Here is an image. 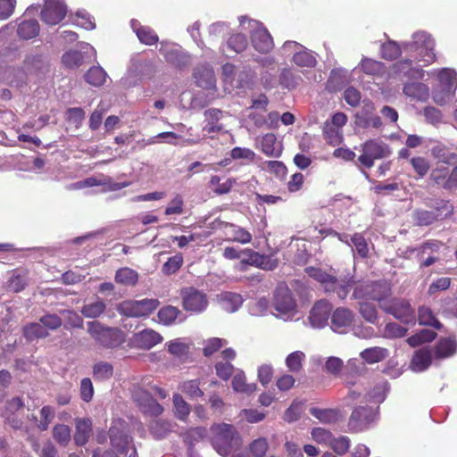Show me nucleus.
Here are the masks:
<instances>
[{"mask_svg":"<svg viewBox=\"0 0 457 457\" xmlns=\"http://www.w3.org/2000/svg\"><path fill=\"white\" fill-rule=\"evenodd\" d=\"M217 301L220 308L228 312H237L244 302L239 294L232 292L220 293L217 295Z\"/></svg>","mask_w":457,"mask_h":457,"instance_id":"c756f323","label":"nucleus"},{"mask_svg":"<svg viewBox=\"0 0 457 457\" xmlns=\"http://www.w3.org/2000/svg\"><path fill=\"white\" fill-rule=\"evenodd\" d=\"M403 50L395 41H388L381 46V56L386 60H394L397 58Z\"/></svg>","mask_w":457,"mask_h":457,"instance_id":"338daca9","label":"nucleus"},{"mask_svg":"<svg viewBox=\"0 0 457 457\" xmlns=\"http://www.w3.org/2000/svg\"><path fill=\"white\" fill-rule=\"evenodd\" d=\"M110 439L112 445L126 457H137V450L133 445L132 439L123 430H120L116 426L110 428Z\"/></svg>","mask_w":457,"mask_h":457,"instance_id":"f3484780","label":"nucleus"},{"mask_svg":"<svg viewBox=\"0 0 457 457\" xmlns=\"http://www.w3.org/2000/svg\"><path fill=\"white\" fill-rule=\"evenodd\" d=\"M169 353L177 357L186 355L189 350V343L186 338H175L166 344Z\"/></svg>","mask_w":457,"mask_h":457,"instance_id":"4d7b16f0","label":"nucleus"},{"mask_svg":"<svg viewBox=\"0 0 457 457\" xmlns=\"http://www.w3.org/2000/svg\"><path fill=\"white\" fill-rule=\"evenodd\" d=\"M361 70L368 75H379L385 71V66L381 62L364 57L360 62Z\"/></svg>","mask_w":457,"mask_h":457,"instance_id":"6e6d98bb","label":"nucleus"},{"mask_svg":"<svg viewBox=\"0 0 457 457\" xmlns=\"http://www.w3.org/2000/svg\"><path fill=\"white\" fill-rule=\"evenodd\" d=\"M403 93L418 101H426L429 96L428 87L421 82L408 83L403 87Z\"/></svg>","mask_w":457,"mask_h":457,"instance_id":"58836bf2","label":"nucleus"},{"mask_svg":"<svg viewBox=\"0 0 457 457\" xmlns=\"http://www.w3.org/2000/svg\"><path fill=\"white\" fill-rule=\"evenodd\" d=\"M208 436V430L204 427H196L188 429L184 434V441L192 447L196 443L203 441Z\"/></svg>","mask_w":457,"mask_h":457,"instance_id":"13d9d810","label":"nucleus"},{"mask_svg":"<svg viewBox=\"0 0 457 457\" xmlns=\"http://www.w3.org/2000/svg\"><path fill=\"white\" fill-rule=\"evenodd\" d=\"M182 307L187 312L201 313L207 309L208 299L205 293L195 287L181 289Z\"/></svg>","mask_w":457,"mask_h":457,"instance_id":"f8f14e48","label":"nucleus"},{"mask_svg":"<svg viewBox=\"0 0 457 457\" xmlns=\"http://www.w3.org/2000/svg\"><path fill=\"white\" fill-rule=\"evenodd\" d=\"M238 20L241 30L249 32L252 46L257 52L266 54L273 49L272 37L262 23L246 16H241Z\"/></svg>","mask_w":457,"mask_h":457,"instance_id":"7ed1b4c3","label":"nucleus"},{"mask_svg":"<svg viewBox=\"0 0 457 457\" xmlns=\"http://www.w3.org/2000/svg\"><path fill=\"white\" fill-rule=\"evenodd\" d=\"M231 386L235 392L245 395H251L257 389L254 383H246L245 375L241 370L236 371L232 378Z\"/></svg>","mask_w":457,"mask_h":457,"instance_id":"c9c22d12","label":"nucleus"},{"mask_svg":"<svg viewBox=\"0 0 457 457\" xmlns=\"http://www.w3.org/2000/svg\"><path fill=\"white\" fill-rule=\"evenodd\" d=\"M362 154L359 156V162L366 168H371L375 160L386 158L390 155L388 145L383 141L370 139L361 145Z\"/></svg>","mask_w":457,"mask_h":457,"instance_id":"1a4fd4ad","label":"nucleus"},{"mask_svg":"<svg viewBox=\"0 0 457 457\" xmlns=\"http://www.w3.org/2000/svg\"><path fill=\"white\" fill-rule=\"evenodd\" d=\"M271 306L273 314L285 321L293 320L298 314L296 300L292 291L285 285L279 284L273 294Z\"/></svg>","mask_w":457,"mask_h":457,"instance_id":"20e7f679","label":"nucleus"},{"mask_svg":"<svg viewBox=\"0 0 457 457\" xmlns=\"http://www.w3.org/2000/svg\"><path fill=\"white\" fill-rule=\"evenodd\" d=\"M389 354L386 348L375 346L363 350L361 357L368 363H376L385 360Z\"/></svg>","mask_w":457,"mask_h":457,"instance_id":"49530a36","label":"nucleus"},{"mask_svg":"<svg viewBox=\"0 0 457 457\" xmlns=\"http://www.w3.org/2000/svg\"><path fill=\"white\" fill-rule=\"evenodd\" d=\"M87 187L96 186H104L105 190L117 191L131 185L130 181L114 182L112 178L101 175L99 177H90L83 180Z\"/></svg>","mask_w":457,"mask_h":457,"instance_id":"c85d7f7f","label":"nucleus"},{"mask_svg":"<svg viewBox=\"0 0 457 457\" xmlns=\"http://www.w3.org/2000/svg\"><path fill=\"white\" fill-rule=\"evenodd\" d=\"M455 90L451 87H443L436 86L432 92V98L436 104L443 105L446 104L454 95Z\"/></svg>","mask_w":457,"mask_h":457,"instance_id":"0e129e2a","label":"nucleus"},{"mask_svg":"<svg viewBox=\"0 0 457 457\" xmlns=\"http://www.w3.org/2000/svg\"><path fill=\"white\" fill-rule=\"evenodd\" d=\"M388 390L387 383L383 382L379 385H378L372 393H370L369 395H361V393H358L356 391H351L348 395L345 398V404L351 405L355 403H358L359 398H367L369 397V401H372L374 403H381L385 400L386 393Z\"/></svg>","mask_w":457,"mask_h":457,"instance_id":"bb28decb","label":"nucleus"},{"mask_svg":"<svg viewBox=\"0 0 457 457\" xmlns=\"http://www.w3.org/2000/svg\"><path fill=\"white\" fill-rule=\"evenodd\" d=\"M443 244L437 240H428L423 243L419 248H408L406 257L415 255L420 262V267H428L438 261L437 253Z\"/></svg>","mask_w":457,"mask_h":457,"instance_id":"9d476101","label":"nucleus"},{"mask_svg":"<svg viewBox=\"0 0 457 457\" xmlns=\"http://www.w3.org/2000/svg\"><path fill=\"white\" fill-rule=\"evenodd\" d=\"M403 51L410 58L401 60L394 65L395 72L409 79H421L427 66L436 60L435 40L427 31L420 30L411 35L410 41L403 43Z\"/></svg>","mask_w":457,"mask_h":457,"instance_id":"f257e3e1","label":"nucleus"},{"mask_svg":"<svg viewBox=\"0 0 457 457\" xmlns=\"http://www.w3.org/2000/svg\"><path fill=\"white\" fill-rule=\"evenodd\" d=\"M172 403L175 417L182 421H186L191 411L190 405L177 393L172 396Z\"/></svg>","mask_w":457,"mask_h":457,"instance_id":"8fccbe9b","label":"nucleus"},{"mask_svg":"<svg viewBox=\"0 0 457 457\" xmlns=\"http://www.w3.org/2000/svg\"><path fill=\"white\" fill-rule=\"evenodd\" d=\"M332 305L326 300L318 301L311 309L309 320L315 328H322L328 324Z\"/></svg>","mask_w":457,"mask_h":457,"instance_id":"4be33fe9","label":"nucleus"},{"mask_svg":"<svg viewBox=\"0 0 457 457\" xmlns=\"http://www.w3.org/2000/svg\"><path fill=\"white\" fill-rule=\"evenodd\" d=\"M257 147L263 154L269 157H279L283 151V145L273 133H267L256 140Z\"/></svg>","mask_w":457,"mask_h":457,"instance_id":"5701e85b","label":"nucleus"},{"mask_svg":"<svg viewBox=\"0 0 457 457\" xmlns=\"http://www.w3.org/2000/svg\"><path fill=\"white\" fill-rule=\"evenodd\" d=\"M305 271L311 278L320 282L326 292H333L342 300L346 298L353 288L352 278L339 279L334 274L317 267H307Z\"/></svg>","mask_w":457,"mask_h":457,"instance_id":"f03ea898","label":"nucleus"},{"mask_svg":"<svg viewBox=\"0 0 457 457\" xmlns=\"http://www.w3.org/2000/svg\"><path fill=\"white\" fill-rule=\"evenodd\" d=\"M323 136L328 144L332 145H339L343 139L342 130L337 127H334L328 121H325L323 125Z\"/></svg>","mask_w":457,"mask_h":457,"instance_id":"5fc2aeb1","label":"nucleus"},{"mask_svg":"<svg viewBox=\"0 0 457 457\" xmlns=\"http://www.w3.org/2000/svg\"><path fill=\"white\" fill-rule=\"evenodd\" d=\"M431 75L436 77L438 80L437 86L443 87H451L456 90L457 88V72L453 69L443 68L434 70Z\"/></svg>","mask_w":457,"mask_h":457,"instance_id":"72a5a7b5","label":"nucleus"},{"mask_svg":"<svg viewBox=\"0 0 457 457\" xmlns=\"http://www.w3.org/2000/svg\"><path fill=\"white\" fill-rule=\"evenodd\" d=\"M457 353V341L453 337L440 339L435 349V356L438 359H446Z\"/></svg>","mask_w":457,"mask_h":457,"instance_id":"473e14b6","label":"nucleus"},{"mask_svg":"<svg viewBox=\"0 0 457 457\" xmlns=\"http://www.w3.org/2000/svg\"><path fill=\"white\" fill-rule=\"evenodd\" d=\"M114 280L122 286L134 287L138 281V273L128 267L120 268L116 271Z\"/></svg>","mask_w":457,"mask_h":457,"instance_id":"a19ab883","label":"nucleus"},{"mask_svg":"<svg viewBox=\"0 0 457 457\" xmlns=\"http://www.w3.org/2000/svg\"><path fill=\"white\" fill-rule=\"evenodd\" d=\"M336 235L337 236V237L340 241L345 242L348 245H351V244H350V241H351L352 244L353 245L356 252L358 253V254L361 257L363 258L368 255V253H369L368 245H367L365 238L361 235L354 234L353 237H350V239H349V236L346 234L336 233Z\"/></svg>","mask_w":457,"mask_h":457,"instance_id":"ea45409f","label":"nucleus"},{"mask_svg":"<svg viewBox=\"0 0 457 457\" xmlns=\"http://www.w3.org/2000/svg\"><path fill=\"white\" fill-rule=\"evenodd\" d=\"M212 433V444L217 453L222 456L228 455L237 447L240 439L233 426L226 423L211 427Z\"/></svg>","mask_w":457,"mask_h":457,"instance_id":"0eeeda50","label":"nucleus"},{"mask_svg":"<svg viewBox=\"0 0 457 457\" xmlns=\"http://www.w3.org/2000/svg\"><path fill=\"white\" fill-rule=\"evenodd\" d=\"M241 255H244L241 261L242 264L254 265L264 270H271L273 268L270 264L268 257L252 250L247 249L238 252L235 247H226L223 251V256L228 260L241 258Z\"/></svg>","mask_w":457,"mask_h":457,"instance_id":"ddd939ff","label":"nucleus"},{"mask_svg":"<svg viewBox=\"0 0 457 457\" xmlns=\"http://www.w3.org/2000/svg\"><path fill=\"white\" fill-rule=\"evenodd\" d=\"M310 413L320 422L326 424L336 423L341 419V413L335 409L312 408Z\"/></svg>","mask_w":457,"mask_h":457,"instance_id":"37998d69","label":"nucleus"},{"mask_svg":"<svg viewBox=\"0 0 457 457\" xmlns=\"http://www.w3.org/2000/svg\"><path fill=\"white\" fill-rule=\"evenodd\" d=\"M457 163V154L450 153L442 157L437 162L436 167L433 169L430 178L437 185L446 188V182L449 177V165H455Z\"/></svg>","mask_w":457,"mask_h":457,"instance_id":"6ab92c4d","label":"nucleus"},{"mask_svg":"<svg viewBox=\"0 0 457 457\" xmlns=\"http://www.w3.org/2000/svg\"><path fill=\"white\" fill-rule=\"evenodd\" d=\"M25 73L23 71L15 68H8L4 71V80L14 87H20L25 80Z\"/></svg>","mask_w":457,"mask_h":457,"instance_id":"680f3d73","label":"nucleus"},{"mask_svg":"<svg viewBox=\"0 0 457 457\" xmlns=\"http://www.w3.org/2000/svg\"><path fill=\"white\" fill-rule=\"evenodd\" d=\"M73 23L87 30H92L96 28L94 18L85 10L76 12Z\"/></svg>","mask_w":457,"mask_h":457,"instance_id":"052dcab7","label":"nucleus"},{"mask_svg":"<svg viewBox=\"0 0 457 457\" xmlns=\"http://www.w3.org/2000/svg\"><path fill=\"white\" fill-rule=\"evenodd\" d=\"M162 341V337L154 329L146 328L134 336V344L141 349H150Z\"/></svg>","mask_w":457,"mask_h":457,"instance_id":"cd10ccee","label":"nucleus"},{"mask_svg":"<svg viewBox=\"0 0 457 457\" xmlns=\"http://www.w3.org/2000/svg\"><path fill=\"white\" fill-rule=\"evenodd\" d=\"M247 38L243 33H234L228 37L226 45L222 46V52L227 56H229L228 51L234 54H239L244 52L247 48Z\"/></svg>","mask_w":457,"mask_h":457,"instance_id":"2f4dec72","label":"nucleus"},{"mask_svg":"<svg viewBox=\"0 0 457 457\" xmlns=\"http://www.w3.org/2000/svg\"><path fill=\"white\" fill-rule=\"evenodd\" d=\"M381 309L392 314L395 319L405 323L411 321L414 317V311L410 303L404 299H393L382 303Z\"/></svg>","mask_w":457,"mask_h":457,"instance_id":"a211bd4d","label":"nucleus"},{"mask_svg":"<svg viewBox=\"0 0 457 457\" xmlns=\"http://www.w3.org/2000/svg\"><path fill=\"white\" fill-rule=\"evenodd\" d=\"M130 25L142 44L153 46L158 42L159 37L152 28L143 26L136 20H132Z\"/></svg>","mask_w":457,"mask_h":457,"instance_id":"7c9ffc66","label":"nucleus"},{"mask_svg":"<svg viewBox=\"0 0 457 457\" xmlns=\"http://www.w3.org/2000/svg\"><path fill=\"white\" fill-rule=\"evenodd\" d=\"M359 301V311L362 318L368 322L374 324L378 320V313L376 307L368 303V300H358Z\"/></svg>","mask_w":457,"mask_h":457,"instance_id":"69168bd1","label":"nucleus"},{"mask_svg":"<svg viewBox=\"0 0 457 457\" xmlns=\"http://www.w3.org/2000/svg\"><path fill=\"white\" fill-rule=\"evenodd\" d=\"M23 335L27 340L33 341L37 338L46 337L49 333L39 321V323L32 322L26 325L23 328Z\"/></svg>","mask_w":457,"mask_h":457,"instance_id":"3c124183","label":"nucleus"},{"mask_svg":"<svg viewBox=\"0 0 457 457\" xmlns=\"http://www.w3.org/2000/svg\"><path fill=\"white\" fill-rule=\"evenodd\" d=\"M39 24L37 20H24L18 24L17 35L20 38L29 40L39 33Z\"/></svg>","mask_w":457,"mask_h":457,"instance_id":"4c0bfd02","label":"nucleus"},{"mask_svg":"<svg viewBox=\"0 0 457 457\" xmlns=\"http://www.w3.org/2000/svg\"><path fill=\"white\" fill-rule=\"evenodd\" d=\"M391 295V285L386 280L369 281L354 286L353 297L356 300L377 301L381 307Z\"/></svg>","mask_w":457,"mask_h":457,"instance_id":"423d86ee","label":"nucleus"},{"mask_svg":"<svg viewBox=\"0 0 457 457\" xmlns=\"http://www.w3.org/2000/svg\"><path fill=\"white\" fill-rule=\"evenodd\" d=\"M374 105L371 103L365 104L360 112L356 114L357 126L363 129H378L382 126V120L379 116L374 113Z\"/></svg>","mask_w":457,"mask_h":457,"instance_id":"393cba45","label":"nucleus"},{"mask_svg":"<svg viewBox=\"0 0 457 457\" xmlns=\"http://www.w3.org/2000/svg\"><path fill=\"white\" fill-rule=\"evenodd\" d=\"M180 316L181 311L171 305L162 307L157 314L159 321L165 326L173 324Z\"/></svg>","mask_w":457,"mask_h":457,"instance_id":"09e8293b","label":"nucleus"},{"mask_svg":"<svg viewBox=\"0 0 457 457\" xmlns=\"http://www.w3.org/2000/svg\"><path fill=\"white\" fill-rule=\"evenodd\" d=\"M179 389L191 399L202 397L204 395V392L200 388V380L197 378L180 383Z\"/></svg>","mask_w":457,"mask_h":457,"instance_id":"864d4df0","label":"nucleus"},{"mask_svg":"<svg viewBox=\"0 0 457 457\" xmlns=\"http://www.w3.org/2000/svg\"><path fill=\"white\" fill-rule=\"evenodd\" d=\"M133 398L140 410L147 415L159 416L163 411V407L144 389L136 390L133 393Z\"/></svg>","mask_w":457,"mask_h":457,"instance_id":"412c9836","label":"nucleus"},{"mask_svg":"<svg viewBox=\"0 0 457 457\" xmlns=\"http://www.w3.org/2000/svg\"><path fill=\"white\" fill-rule=\"evenodd\" d=\"M376 418V408L371 406L358 407L352 412L348 425L351 430L362 431L374 422Z\"/></svg>","mask_w":457,"mask_h":457,"instance_id":"2eb2a0df","label":"nucleus"},{"mask_svg":"<svg viewBox=\"0 0 457 457\" xmlns=\"http://www.w3.org/2000/svg\"><path fill=\"white\" fill-rule=\"evenodd\" d=\"M112 374L113 367L109 362L99 361L93 366V377L96 380H108Z\"/></svg>","mask_w":457,"mask_h":457,"instance_id":"bf43d9fd","label":"nucleus"},{"mask_svg":"<svg viewBox=\"0 0 457 457\" xmlns=\"http://www.w3.org/2000/svg\"><path fill=\"white\" fill-rule=\"evenodd\" d=\"M160 53L168 63L179 69H182L191 62L190 54L173 42H161Z\"/></svg>","mask_w":457,"mask_h":457,"instance_id":"9b49d317","label":"nucleus"},{"mask_svg":"<svg viewBox=\"0 0 457 457\" xmlns=\"http://www.w3.org/2000/svg\"><path fill=\"white\" fill-rule=\"evenodd\" d=\"M105 309V303L102 299L97 298L95 302L85 303L82 306L80 312L86 318L95 319L104 313Z\"/></svg>","mask_w":457,"mask_h":457,"instance_id":"de8ad7c7","label":"nucleus"},{"mask_svg":"<svg viewBox=\"0 0 457 457\" xmlns=\"http://www.w3.org/2000/svg\"><path fill=\"white\" fill-rule=\"evenodd\" d=\"M353 320V315L350 310L344 307L337 308L331 315V328L339 334L346 333Z\"/></svg>","mask_w":457,"mask_h":457,"instance_id":"a878e982","label":"nucleus"},{"mask_svg":"<svg viewBox=\"0 0 457 457\" xmlns=\"http://www.w3.org/2000/svg\"><path fill=\"white\" fill-rule=\"evenodd\" d=\"M278 82L282 87L293 89L302 82V77L295 69L286 67L279 72Z\"/></svg>","mask_w":457,"mask_h":457,"instance_id":"f704fd0d","label":"nucleus"},{"mask_svg":"<svg viewBox=\"0 0 457 457\" xmlns=\"http://www.w3.org/2000/svg\"><path fill=\"white\" fill-rule=\"evenodd\" d=\"M453 206L448 203L442 202V205L436 208V212L427 210H418L414 212V222L418 226H428L438 219L448 216L452 213Z\"/></svg>","mask_w":457,"mask_h":457,"instance_id":"aec40b11","label":"nucleus"},{"mask_svg":"<svg viewBox=\"0 0 457 457\" xmlns=\"http://www.w3.org/2000/svg\"><path fill=\"white\" fill-rule=\"evenodd\" d=\"M172 429V422L167 420H154L151 425V433L159 439L166 436Z\"/></svg>","mask_w":457,"mask_h":457,"instance_id":"e2e57ef3","label":"nucleus"},{"mask_svg":"<svg viewBox=\"0 0 457 457\" xmlns=\"http://www.w3.org/2000/svg\"><path fill=\"white\" fill-rule=\"evenodd\" d=\"M91 420L88 419H80L76 421V434L74 440L78 445H84L91 433Z\"/></svg>","mask_w":457,"mask_h":457,"instance_id":"c03bdc74","label":"nucleus"},{"mask_svg":"<svg viewBox=\"0 0 457 457\" xmlns=\"http://www.w3.org/2000/svg\"><path fill=\"white\" fill-rule=\"evenodd\" d=\"M107 74L101 66L91 67L85 74L86 81L94 87H101L106 80Z\"/></svg>","mask_w":457,"mask_h":457,"instance_id":"603ef678","label":"nucleus"},{"mask_svg":"<svg viewBox=\"0 0 457 457\" xmlns=\"http://www.w3.org/2000/svg\"><path fill=\"white\" fill-rule=\"evenodd\" d=\"M305 354L301 351H295L290 353L286 359V364L288 370L292 372L299 371L303 367V361Z\"/></svg>","mask_w":457,"mask_h":457,"instance_id":"774afa93","label":"nucleus"},{"mask_svg":"<svg viewBox=\"0 0 457 457\" xmlns=\"http://www.w3.org/2000/svg\"><path fill=\"white\" fill-rule=\"evenodd\" d=\"M87 326V333L104 348H118L126 341L125 333L118 328L106 327L98 321H89Z\"/></svg>","mask_w":457,"mask_h":457,"instance_id":"39448f33","label":"nucleus"},{"mask_svg":"<svg viewBox=\"0 0 457 457\" xmlns=\"http://www.w3.org/2000/svg\"><path fill=\"white\" fill-rule=\"evenodd\" d=\"M194 79L195 84L214 94L216 88V79L212 69L208 65H200L195 69Z\"/></svg>","mask_w":457,"mask_h":457,"instance_id":"b1692460","label":"nucleus"},{"mask_svg":"<svg viewBox=\"0 0 457 457\" xmlns=\"http://www.w3.org/2000/svg\"><path fill=\"white\" fill-rule=\"evenodd\" d=\"M292 62L299 67L307 68L314 67L317 63L314 54L303 46H302V49L295 52L294 57H292Z\"/></svg>","mask_w":457,"mask_h":457,"instance_id":"79ce46f5","label":"nucleus"},{"mask_svg":"<svg viewBox=\"0 0 457 457\" xmlns=\"http://www.w3.org/2000/svg\"><path fill=\"white\" fill-rule=\"evenodd\" d=\"M66 13L67 6L64 0H44L40 18L47 25L54 26L60 23Z\"/></svg>","mask_w":457,"mask_h":457,"instance_id":"4468645a","label":"nucleus"},{"mask_svg":"<svg viewBox=\"0 0 457 457\" xmlns=\"http://www.w3.org/2000/svg\"><path fill=\"white\" fill-rule=\"evenodd\" d=\"M203 132L205 134H215L226 130L224 120L229 117L228 113L220 109L210 108L204 112Z\"/></svg>","mask_w":457,"mask_h":457,"instance_id":"dca6fc26","label":"nucleus"},{"mask_svg":"<svg viewBox=\"0 0 457 457\" xmlns=\"http://www.w3.org/2000/svg\"><path fill=\"white\" fill-rule=\"evenodd\" d=\"M431 361V352L427 348H421L415 352L411 362V368L417 372L423 371L429 367Z\"/></svg>","mask_w":457,"mask_h":457,"instance_id":"e433bc0d","label":"nucleus"},{"mask_svg":"<svg viewBox=\"0 0 457 457\" xmlns=\"http://www.w3.org/2000/svg\"><path fill=\"white\" fill-rule=\"evenodd\" d=\"M227 236L229 240L243 245L250 243L253 238L252 234L248 230L234 224L228 226Z\"/></svg>","mask_w":457,"mask_h":457,"instance_id":"a18cd8bd","label":"nucleus"},{"mask_svg":"<svg viewBox=\"0 0 457 457\" xmlns=\"http://www.w3.org/2000/svg\"><path fill=\"white\" fill-rule=\"evenodd\" d=\"M160 305L155 298H145L142 300H129L120 303L118 311L120 314L131 318L147 317Z\"/></svg>","mask_w":457,"mask_h":457,"instance_id":"6e6552de","label":"nucleus"}]
</instances>
